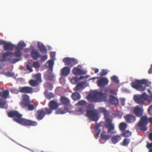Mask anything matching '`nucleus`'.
I'll return each instance as SVG.
<instances>
[{
  "mask_svg": "<svg viewBox=\"0 0 152 152\" xmlns=\"http://www.w3.org/2000/svg\"><path fill=\"white\" fill-rule=\"evenodd\" d=\"M99 69H94V73H97L99 72Z\"/></svg>",
  "mask_w": 152,
  "mask_h": 152,
  "instance_id": "nucleus-58",
  "label": "nucleus"
},
{
  "mask_svg": "<svg viewBox=\"0 0 152 152\" xmlns=\"http://www.w3.org/2000/svg\"><path fill=\"white\" fill-rule=\"evenodd\" d=\"M63 61L65 65L70 67L78 63V61L77 59L69 57L64 58L63 59Z\"/></svg>",
  "mask_w": 152,
  "mask_h": 152,
  "instance_id": "nucleus-8",
  "label": "nucleus"
},
{
  "mask_svg": "<svg viewBox=\"0 0 152 152\" xmlns=\"http://www.w3.org/2000/svg\"><path fill=\"white\" fill-rule=\"evenodd\" d=\"M33 66L35 68H38L40 66L39 63L37 61H34L33 62Z\"/></svg>",
  "mask_w": 152,
  "mask_h": 152,
  "instance_id": "nucleus-47",
  "label": "nucleus"
},
{
  "mask_svg": "<svg viewBox=\"0 0 152 152\" xmlns=\"http://www.w3.org/2000/svg\"><path fill=\"white\" fill-rule=\"evenodd\" d=\"M125 99H121V104L122 106H124L125 105Z\"/></svg>",
  "mask_w": 152,
  "mask_h": 152,
  "instance_id": "nucleus-53",
  "label": "nucleus"
},
{
  "mask_svg": "<svg viewBox=\"0 0 152 152\" xmlns=\"http://www.w3.org/2000/svg\"><path fill=\"white\" fill-rule=\"evenodd\" d=\"M148 81L145 79L136 80L131 83L132 87L140 91H144L146 86H148L150 84Z\"/></svg>",
  "mask_w": 152,
  "mask_h": 152,
  "instance_id": "nucleus-4",
  "label": "nucleus"
},
{
  "mask_svg": "<svg viewBox=\"0 0 152 152\" xmlns=\"http://www.w3.org/2000/svg\"><path fill=\"white\" fill-rule=\"evenodd\" d=\"M0 96L6 99L8 97L9 95V91L8 90H5L2 91H1Z\"/></svg>",
  "mask_w": 152,
  "mask_h": 152,
  "instance_id": "nucleus-29",
  "label": "nucleus"
},
{
  "mask_svg": "<svg viewBox=\"0 0 152 152\" xmlns=\"http://www.w3.org/2000/svg\"><path fill=\"white\" fill-rule=\"evenodd\" d=\"M101 126V125L99 124H96L95 126V130L96 133V135L99 136L101 132V130L100 129V127Z\"/></svg>",
  "mask_w": 152,
  "mask_h": 152,
  "instance_id": "nucleus-37",
  "label": "nucleus"
},
{
  "mask_svg": "<svg viewBox=\"0 0 152 152\" xmlns=\"http://www.w3.org/2000/svg\"><path fill=\"white\" fill-rule=\"evenodd\" d=\"M49 107L51 108L53 110L57 109L58 105L57 102L54 100H51L50 102L48 104Z\"/></svg>",
  "mask_w": 152,
  "mask_h": 152,
  "instance_id": "nucleus-21",
  "label": "nucleus"
},
{
  "mask_svg": "<svg viewBox=\"0 0 152 152\" xmlns=\"http://www.w3.org/2000/svg\"><path fill=\"white\" fill-rule=\"evenodd\" d=\"M148 138L150 140L152 141V132H151L148 134Z\"/></svg>",
  "mask_w": 152,
  "mask_h": 152,
  "instance_id": "nucleus-54",
  "label": "nucleus"
},
{
  "mask_svg": "<svg viewBox=\"0 0 152 152\" xmlns=\"http://www.w3.org/2000/svg\"><path fill=\"white\" fill-rule=\"evenodd\" d=\"M143 110L142 108L136 106L134 110V113L137 116L140 117L143 115Z\"/></svg>",
  "mask_w": 152,
  "mask_h": 152,
  "instance_id": "nucleus-15",
  "label": "nucleus"
},
{
  "mask_svg": "<svg viewBox=\"0 0 152 152\" xmlns=\"http://www.w3.org/2000/svg\"><path fill=\"white\" fill-rule=\"evenodd\" d=\"M37 46L40 52L47 53V49L43 43L38 42L37 43Z\"/></svg>",
  "mask_w": 152,
  "mask_h": 152,
  "instance_id": "nucleus-23",
  "label": "nucleus"
},
{
  "mask_svg": "<svg viewBox=\"0 0 152 152\" xmlns=\"http://www.w3.org/2000/svg\"><path fill=\"white\" fill-rule=\"evenodd\" d=\"M152 111V105L149 106L148 109V113H151V111Z\"/></svg>",
  "mask_w": 152,
  "mask_h": 152,
  "instance_id": "nucleus-51",
  "label": "nucleus"
},
{
  "mask_svg": "<svg viewBox=\"0 0 152 152\" xmlns=\"http://www.w3.org/2000/svg\"><path fill=\"white\" fill-rule=\"evenodd\" d=\"M14 75V74L11 72H8L7 73V75L8 77H12Z\"/></svg>",
  "mask_w": 152,
  "mask_h": 152,
  "instance_id": "nucleus-52",
  "label": "nucleus"
},
{
  "mask_svg": "<svg viewBox=\"0 0 152 152\" xmlns=\"http://www.w3.org/2000/svg\"><path fill=\"white\" fill-rule=\"evenodd\" d=\"M146 147L149 149V152H152V142L148 143Z\"/></svg>",
  "mask_w": 152,
  "mask_h": 152,
  "instance_id": "nucleus-46",
  "label": "nucleus"
},
{
  "mask_svg": "<svg viewBox=\"0 0 152 152\" xmlns=\"http://www.w3.org/2000/svg\"><path fill=\"white\" fill-rule=\"evenodd\" d=\"M121 135H116L113 136L111 140L113 143L115 144L121 140Z\"/></svg>",
  "mask_w": 152,
  "mask_h": 152,
  "instance_id": "nucleus-30",
  "label": "nucleus"
},
{
  "mask_svg": "<svg viewBox=\"0 0 152 152\" xmlns=\"http://www.w3.org/2000/svg\"><path fill=\"white\" fill-rule=\"evenodd\" d=\"M86 102L83 100H81L79 101L76 104L77 106L79 105L81 106H84L86 104Z\"/></svg>",
  "mask_w": 152,
  "mask_h": 152,
  "instance_id": "nucleus-41",
  "label": "nucleus"
},
{
  "mask_svg": "<svg viewBox=\"0 0 152 152\" xmlns=\"http://www.w3.org/2000/svg\"><path fill=\"white\" fill-rule=\"evenodd\" d=\"M0 44L4 45V48L6 50H12L15 47V45L10 42H7L4 40H0Z\"/></svg>",
  "mask_w": 152,
  "mask_h": 152,
  "instance_id": "nucleus-10",
  "label": "nucleus"
},
{
  "mask_svg": "<svg viewBox=\"0 0 152 152\" xmlns=\"http://www.w3.org/2000/svg\"><path fill=\"white\" fill-rule=\"evenodd\" d=\"M72 72L73 74L76 75H83L86 73V71L83 70L77 67H74L72 70Z\"/></svg>",
  "mask_w": 152,
  "mask_h": 152,
  "instance_id": "nucleus-18",
  "label": "nucleus"
},
{
  "mask_svg": "<svg viewBox=\"0 0 152 152\" xmlns=\"http://www.w3.org/2000/svg\"><path fill=\"white\" fill-rule=\"evenodd\" d=\"M104 126L108 129V133H111L114 129V126L112 124V121L109 118H107L105 120Z\"/></svg>",
  "mask_w": 152,
  "mask_h": 152,
  "instance_id": "nucleus-9",
  "label": "nucleus"
},
{
  "mask_svg": "<svg viewBox=\"0 0 152 152\" xmlns=\"http://www.w3.org/2000/svg\"><path fill=\"white\" fill-rule=\"evenodd\" d=\"M19 91L22 93L32 94L33 93L32 88L28 86L20 87L19 88Z\"/></svg>",
  "mask_w": 152,
  "mask_h": 152,
  "instance_id": "nucleus-11",
  "label": "nucleus"
},
{
  "mask_svg": "<svg viewBox=\"0 0 152 152\" xmlns=\"http://www.w3.org/2000/svg\"><path fill=\"white\" fill-rule=\"evenodd\" d=\"M84 78V76H81L80 77L79 79L80 80V79H83Z\"/></svg>",
  "mask_w": 152,
  "mask_h": 152,
  "instance_id": "nucleus-59",
  "label": "nucleus"
},
{
  "mask_svg": "<svg viewBox=\"0 0 152 152\" xmlns=\"http://www.w3.org/2000/svg\"><path fill=\"white\" fill-rule=\"evenodd\" d=\"M41 152H44L43 151H42Z\"/></svg>",
  "mask_w": 152,
  "mask_h": 152,
  "instance_id": "nucleus-64",
  "label": "nucleus"
},
{
  "mask_svg": "<svg viewBox=\"0 0 152 152\" xmlns=\"http://www.w3.org/2000/svg\"><path fill=\"white\" fill-rule=\"evenodd\" d=\"M32 77L35 80L31 79L28 82V83L31 86L36 87L39 85L42 82L41 74L40 73L34 75Z\"/></svg>",
  "mask_w": 152,
  "mask_h": 152,
  "instance_id": "nucleus-6",
  "label": "nucleus"
},
{
  "mask_svg": "<svg viewBox=\"0 0 152 152\" xmlns=\"http://www.w3.org/2000/svg\"><path fill=\"white\" fill-rule=\"evenodd\" d=\"M7 115L9 117L12 118L14 121L24 126H35L37 124V122L36 121L22 118L23 115L17 111H10L8 112Z\"/></svg>",
  "mask_w": 152,
  "mask_h": 152,
  "instance_id": "nucleus-1",
  "label": "nucleus"
},
{
  "mask_svg": "<svg viewBox=\"0 0 152 152\" xmlns=\"http://www.w3.org/2000/svg\"><path fill=\"white\" fill-rule=\"evenodd\" d=\"M148 92H149V93H150V92H151V91H150V90H149V89H148Z\"/></svg>",
  "mask_w": 152,
  "mask_h": 152,
  "instance_id": "nucleus-60",
  "label": "nucleus"
},
{
  "mask_svg": "<svg viewBox=\"0 0 152 152\" xmlns=\"http://www.w3.org/2000/svg\"><path fill=\"white\" fill-rule=\"evenodd\" d=\"M44 77L46 80H51L54 77V75L50 72H48L44 76Z\"/></svg>",
  "mask_w": 152,
  "mask_h": 152,
  "instance_id": "nucleus-27",
  "label": "nucleus"
},
{
  "mask_svg": "<svg viewBox=\"0 0 152 152\" xmlns=\"http://www.w3.org/2000/svg\"><path fill=\"white\" fill-rule=\"evenodd\" d=\"M109 100L110 102L112 104L116 105L118 104V99L113 95H110V96Z\"/></svg>",
  "mask_w": 152,
  "mask_h": 152,
  "instance_id": "nucleus-24",
  "label": "nucleus"
},
{
  "mask_svg": "<svg viewBox=\"0 0 152 152\" xmlns=\"http://www.w3.org/2000/svg\"><path fill=\"white\" fill-rule=\"evenodd\" d=\"M85 83H86L85 82H82L78 83L73 89L74 90L76 91L82 89L83 88V86L85 84Z\"/></svg>",
  "mask_w": 152,
  "mask_h": 152,
  "instance_id": "nucleus-32",
  "label": "nucleus"
},
{
  "mask_svg": "<svg viewBox=\"0 0 152 152\" xmlns=\"http://www.w3.org/2000/svg\"><path fill=\"white\" fill-rule=\"evenodd\" d=\"M67 112H70L69 108H68L67 107H64V110H63L61 108H59L56 111V114H62Z\"/></svg>",
  "mask_w": 152,
  "mask_h": 152,
  "instance_id": "nucleus-22",
  "label": "nucleus"
},
{
  "mask_svg": "<svg viewBox=\"0 0 152 152\" xmlns=\"http://www.w3.org/2000/svg\"><path fill=\"white\" fill-rule=\"evenodd\" d=\"M45 111H44V109L42 108L38 110L36 115V118L38 120H42L45 115Z\"/></svg>",
  "mask_w": 152,
  "mask_h": 152,
  "instance_id": "nucleus-17",
  "label": "nucleus"
},
{
  "mask_svg": "<svg viewBox=\"0 0 152 152\" xmlns=\"http://www.w3.org/2000/svg\"><path fill=\"white\" fill-rule=\"evenodd\" d=\"M111 79L112 81L117 83H118L119 82V80L117 77L115 76L114 75L112 77Z\"/></svg>",
  "mask_w": 152,
  "mask_h": 152,
  "instance_id": "nucleus-44",
  "label": "nucleus"
},
{
  "mask_svg": "<svg viewBox=\"0 0 152 152\" xmlns=\"http://www.w3.org/2000/svg\"><path fill=\"white\" fill-rule=\"evenodd\" d=\"M149 122L152 124V117L148 118L146 115L142 116L138 123L137 126L139 127V129L140 130L145 132L147 130L146 126Z\"/></svg>",
  "mask_w": 152,
  "mask_h": 152,
  "instance_id": "nucleus-5",
  "label": "nucleus"
},
{
  "mask_svg": "<svg viewBox=\"0 0 152 152\" xmlns=\"http://www.w3.org/2000/svg\"><path fill=\"white\" fill-rule=\"evenodd\" d=\"M70 69L67 66L64 67L61 71V75L63 76L67 75L69 73Z\"/></svg>",
  "mask_w": 152,
  "mask_h": 152,
  "instance_id": "nucleus-31",
  "label": "nucleus"
},
{
  "mask_svg": "<svg viewBox=\"0 0 152 152\" xmlns=\"http://www.w3.org/2000/svg\"><path fill=\"white\" fill-rule=\"evenodd\" d=\"M46 86L48 87L50 86V87H51V88L52 87V85L50 83H47Z\"/></svg>",
  "mask_w": 152,
  "mask_h": 152,
  "instance_id": "nucleus-57",
  "label": "nucleus"
},
{
  "mask_svg": "<svg viewBox=\"0 0 152 152\" xmlns=\"http://www.w3.org/2000/svg\"><path fill=\"white\" fill-rule=\"evenodd\" d=\"M88 75H87V76H86L84 77V78H88Z\"/></svg>",
  "mask_w": 152,
  "mask_h": 152,
  "instance_id": "nucleus-61",
  "label": "nucleus"
},
{
  "mask_svg": "<svg viewBox=\"0 0 152 152\" xmlns=\"http://www.w3.org/2000/svg\"><path fill=\"white\" fill-rule=\"evenodd\" d=\"M101 139L100 140V141L101 143H103V140L105 141L108 140L110 137V136L105 134V132H102L101 134Z\"/></svg>",
  "mask_w": 152,
  "mask_h": 152,
  "instance_id": "nucleus-28",
  "label": "nucleus"
},
{
  "mask_svg": "<svg viewBox=\"0 0 152 152\" xmlns=\"http://www.w3.org/2000/svg\"><path fill=\"white\" fill-rule=\"evenodd\" d=\"M42 109H44V111H45V115L50 114L53 110L52 109L49 107V108L45 107L44 108H42Z\"/></svg>",
  "mask_w": 152,
  "mask_h": 152,
  "instance_id": "nucleus-38",
  "label": "nucleus"
},
{
  "mask_svg": "<svg viewBox=\"0 0 152 152\" xmlns=\"http://www.w3.org/2000/svg\"><path fill=\"white\" fill-rule=\"evenodd\" d=\"M37 107V105L35 103H33V104H31L30 102L23 107L27 108L28 111H32L36 109Z\"/></svg>",
  "mask_w": 152,
  "mask_h": 152,
  "instance_id": "nucleus-20",
  "label": "nucleus"
},
{
  "mask_svg": "<svg viewBox=\"0 0 152 152\" xmlns=\"http://www.w3.org/2000/svg\"><path fill=\"white\" fill-rule=\"evenodd\" d=\"M31 54L32 58L35 60H37L38 58L40 57L41 56L39 52L37 50L34 49L31 50Z\"/></svg>",
  "mask_w": 152,
  "mask_h": 152,
  "instance_id": "nucleus-19",
  "label": "nucleus"
},
{
  "mask_svg": "<svg viewBox=\"0 0 152 152\" xmlns=\"http://www.w3.org/2000/svg\"><path fill=\"white\" fill-rule=\"evenodd\" d=\"M134 99L135 101L138 104H142L144 103V100L141 98L140 96L134 95Z\"/></svg>",
  "mask_w": 152,
  "mask_h": 152,
  "instance_id": "nucleus-25",
  "label": "nucleus"
},
{
  "mask_svg": "<svg viewBox=\"0 0 152 152\" xmlns=\"http://www.w3.org/2000/svg\"><path fill=\"white\" fill-rule=\"evenodd\" d=\"M130 142V139L126 138H125L123 142L121 143V145L123 146H127Z\"/></svg>",
  "mask_w": 152,
  "mask_h": 152,
  "instance_id": "nucleus-40",
  "label": "nucleus"
},
{
  "mask_svg": "<svg viewBox=\"0 0 152 152\" xmlns=\"http://www.w3.org/2000/svg\"><path fill=\"white\" fill-rule=\"evenodd\" d=\"M151 67L152 68V64L151 65Z\"/></svg>",
  "mask_w": 152,
  "mask_h": 152,
  "instance_id": "nucleus-63",
  "label": "nucleus"
},
{
  "mask_svg": "<svg viewBox=\"0 0 152 152\" xmlns=\"http://www.w3.org/2000/svg\"><path fill=\"white\" fill-rule=\"evenodd\" d=\"M6 102L2 99H0V107L1 108H4Z\"/></svg>",
  "mask_w": 152,
  "mask_h": 152,
  "instance_id": "nucleus-45",
  "label": "nucleus"
},
{
  "mask_svg": "<svg viewBox=\"0 0 152 152\" xmlns=\"http://www.w3.org/2000/svg\"><path fill=\"white\" fill-rule=\"evenodd\" d=\"M149 102H152V95L150 96L149 97Z\"/></svg>",
  "mask_w": 152,
  "mask_h": 152,
  "instance_id": "nucleus-56",
  "label": "nucleus"
},
{
  "mask_svg": "<svg viewBox=\"0 0 152 152\" xmlns=\"http://www.w3.org/2000/svg\"><path fill=\"white\" fill-rule=\"evenodd\" d=\"M49 63V68L50 70L52 72L53 71V66L54 65V61L52 60H50L48 61Z\"/></svg>",
  "mask_w": 152,
  "mask_h": 152,
  "instance_id": "nucleus-39",
  "label": "nucleus"
},
{
  "mask_svg": "<svg viewBox=\"0 0 152 152\" xmlns=\"http://www.w3.org/2000/svg\"><path fill=\"white\" fill-rule=\"evenodd\" d=\"M106 94L103 93L102 91H97L87 96V99L89 102H95L103 101L106 97Z\"/></svg>",
  "mask_w": 152,
  "mask_h": 152,
  "instance_id": "nucleus-3",
  "label": "nucleus"
},
{
  "mask_svg": "<svg viewBox=\"0 0 152 152\" xmlns=\"http://www.w3.org/2000/svg\"><path fill=\"white\" fill-rule=\"evenodd\" d=\"M20 50L15 51L14 53L10 51H7L3 53L2 54V61H8L10 63L14 64L19 61L18 58H11L14 55L17 57H20L22 54Z\"/></svg>",
  "mask_w": 152,
  "mask_h": 152,
  "instance_id": "nucleus-2",
  "label": "nucleus"
},
{
  "mask_svg": "<svg viewBox=\"0 0 152 152\" xmlns=\"http://www.w3.org/2000/svg\"><path fill=\"white\" fill-rule=\"evenodd\" d=\"M127 127V124L124 122L121 123L119 125V128L122 131L125 130Z\"/></svg>",
  "mask_w": 152,
  "mask_h": 152,
  "instance_id": "nucleus-36",
  "label": "nucleus"
},
{
  "mask_svg": "<svg viewBox=\"0 0 152 152\" xmlns=\"http://www.w3.org/2000/svg\"><path fill=\"white\" fill-rule=\"evenodd\" d=\"M107 70L103 69L100 72L99 75L101 76H102L107 75Z\"/></svg>",
  "mask_w": 152,
  "mask_h": 152,
  "instance_id": "nucleus-48",
  "label": "nucleus"
},
{
  "mask_svg": "<svg viewBox=\"0 0 152 152\" xmlns=\"http://www.w3.org/2000/svg\"><path fill=\"white\" fill-rule=\"evenodd\" d=\"M60 99L62 104L65 105L64 107H67L69 108L71 107L70 101L67 97L64 96H61Z\"/></svg>",
  "mask_w": 152,
  "mask_h": 152,
  "instance_id": "nucleus-12",
  "label": "nucleus"
},
{
  "mask_svg": "<svg viewBox=\"0 0 152 152\" xmlns=\"http://www.w3.org/2000/svg\"><path fill=\"white\" fill-rule=\"evenodd\" d=\"M132 132L129 130H124L122 131L121 135L125 137H128L131 135Z\"/></svg>",
  "mask_w": 152,
  "mask_h": 152,
  "instance_id": "nucleus-35",
  "label": "nucleus"
},
{
  "mask_svg": "<svg viewBox=\"0 0 152 152\" xmlns=\"http://www.w3.org/2000/svg\"><path fill=\"white\" fill-rule=\"evenodd\" d=\"M53 54V53H50L51 56H52V54Z\"/></svg>",
  "mask_w": 152,
  "mask_h": 152,
  "instance_id": "nucleus-62",
  "label": "nucleus"
},
{
  "mask_svg": "<svg viewBox=\"0 0 152 152\" xmlns=\"http://www.w3.org/2000/svg\"><path fill=\"white\" fill-rule=\"evenodd\" d=\"M72 97L73 100L76 101L80 99V94L76 92L72 93Z\"/></svg>",
  "mask_w": 152,
  "mask_h": 152,
  "instance_id": "nucleus-33",
  "label": "nucleus"
},
{
  "mask_svg": "<svg viewBox=\"0 0 152 152\" xmlns=\"http://www.w3.org/2000/svg\"><path fill=\"white\" fill-rule=\"evenodd\" d=\"M25 46L26 45L24 42H19L16 46L15 49L18 50H22Z\"/></svg>",
  "mask_w": 152,
  "mask_h": 152,
  "instance_id": "nucleus-34",
  "label": "nucleus"
},
{
  "mask_svg": "<svg viewBox=\"0 0 152 152\" xmlns=\"http://www.w3.org/2000/svg\"><path fill=\"white\" fill-rule=\"evenodd\" d=\"M108 79L106 78L103 77L97 81V84L98 86L99 87H104L108 84Z\"/></svg>",
  "mask_w": 152,
  "mask_h": 152,
  "instance_id": "nucleus-16",
  "label": "nucleus"
},
{
  "mask_svg": "<svg viewBox=\"0 0 152 152\" xmlns=\"http://www.w3.org/2000/svg\"><path fill=\"white\" fill-rule=\"evenodd\" d=\"M54 95L52 93H47L46 95V98L48 99H50L51 98H54Z\"/></svg>",
  "mask_w": 152,
  "mask_h": 152,
  "instance_id": "nucleus-43",
  "label": "nucleus"
},
{
  "mask_svg": "<svg viewBox=\"0 0 152 152\" xmlns=\"http://www.w3.org/2000/svg\"><path fill=\"white\" fill-rule=\"evenodd\" d=\"M22 100L20 102V105L23 107L27 104L29 103L30 102L29 100V97L27 94H23L22 96Z\"/></svg>",
  "mask_w": 152,
  "mask_h": 152,
  "instance_id": "nucleus-13",
  "label": "nucleus"
},
{
  "mask_svg": "<svg viewBox=\"0 0 152 152\" xmlns=\"http://www.w3.org/2000/svg\"><path fill=\"white\" fill-rule=\"evenodd\" d=\"M86 115L90 119L94 121H96L99 119L98 112L96 110H87Z\"/></svg>",
  "mask_w": 152,
  "mask_h": 152,
  "instance_id": "nucleus-7",
  "label": "nucleus"
},
{
  "mask_svg": "<svg viewBox=\"0 0 152 152\" xmlns=\"http://www.w3.org/2000/svg\"><path fill=\"white\" fill-rule=\"evenodd\" d=\"M140 96L144 101L147 100L148 99V96L145 92H144Z\"/></svg>",
  "mask_w": 152,
  "mask_h": 152,
  "instance_id": "nucleus-42",
  "label": "nucleus"
},
{
  "mask_svg": "<svg viewBox=\"0 0 152 152\" xmlns=\"http://www.w3.org/2000/svg\"><path fill=\"white\" fill-rule=\"evenodd\" d=\"M41 60L43 61H44L46 60L47 58V55H45L42 56H41Z\"/></svg>",
  "mask_w": 152,
  "mask_h": 152,
  "instance_id": "nucleus-49",
  "label": "nucleus"
},
{
  "mask_svg": "<svg viewBox=\"0 0 152 152\" xmlns=\"http://www.w3.org/2000/svg\"><path fill=\"white\" fill-rule=\"evenodd\" d=\"M126 121L128 123L134 122L136 120V117L130 114H127L124 117Z\"/></svg>",
  "mask_w": 152,
  "mask_h": 152,
  "instance_id": "nucleus-14",
  "label": "nucleus"
},
{
  "mask_svg": "<svg viewBox=\"0 0 152 152\" xmlns=\"http://www.w3.org/2000/svg\"><path fill=\"white\" fill-rule=\"evenodd\" d=\"M148 73L150 74H151L152 73V68H151V67L148 70Z\"/></svg>",
  "mask_w": 152,
  "mask_h": 152,
  "instance_id": "nucleus-55",
  "label": "nucleus"
},
{
  "mask_svg": "<svg viewBox=\"0 0 152 152\" xmlns=\"http://www.w3.org/2000/svg\"><path fill=\"white\" fill-rule=\"evenodd\" d=\"M26 68L27 69L29 70L30 72H32L33 71L31 67L28 64L26 65Z\"/></svg>",
  "mask_w": 152,
  "mask_h": 152,
  "instance_id": "nucleus-50",
  "label": "nucleus"
},
{
  "mask_svg": "<svg viewBox=\"0 0 152 152\" xmlns=\"http://www.w3.org/2000/svg\"><path fill=\"white\" fill-rule=\"evenodd\" d=\"M99 110L100 113L103 114L105 120H106L107 118H109L108 113V111L106 110L105 108L101 107L99 109Z\"/></svg>",
  "mask_w": 152,
  "mask_h": 152,
  "instance_id": "nucleus-26",
  "label": "nucleus"
}]
</instances>
